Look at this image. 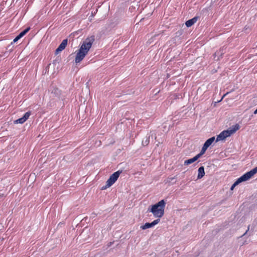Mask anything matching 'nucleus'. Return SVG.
Returning <instances> with one entry per match:
<instances>
[{
    "label": "nucleus",
    "instance_id": "1",
    "mask_svg": "<svg viewBox=\"0 0 257 257\" xmlns=\"http://www.w3.org/2000/svg\"><path fill=\"white\" fill-rule=\"evenodd\" d=\"M95 41V36L92 35L87 37L83 42L77 53L75 62L76 63L80 62L88 53L91 47L92 44Z\"/></svg>",
    "mask_w": 257,
    "mask_h": 257
},
{
    "label": "nucleus",
    "instance_id": "2",
    "mask_svg": "<svg viewBox=\"0 0 257 257\" xmlns=\"http://www.w3.org/2000/svg\"><path fill=\"white\" fill-rule=\"evenodd\" d=\"M166 204L164 200H161L158 203L150 206L151 208H149L148 211L152 212L155 217L160 219L164 214Z\"/></svg>",
    "mask_w": 257,
    "mask_h": 257
},
{
    "label": "nucleus",
    "instance_id": "3",
    "mask_svg": "<svg viewBox=\"0 0 257 257\" xmlns=\"http://www.w3.org/2000/svg\"><path fill=\"white\" fill-rule=\"evenodd\" d=\"M239 128V125L236 124L229 127L228 130L222 131L219 135L217 136L216 142L222 141L227 137L230 136L232 134L235 133L236 131Z\"/></svg>",
    "mask_w": 257,
    "mask_h": 257
},
{
    "label": "nucleus",
    "instance_id": "4",
    "mask_svg": "<svg viewBox=\"0 0 257 257\" xmlns=\"http://www.w3.org/2000/svg\"><path fill=\"white\" fill-rule=\"evenodd\" d=\"M122 171L118 170L113 173L107 180L106 185L102 187V190L106 189L107 188L110 187L117 180L119 176L121 173Z\"/></svg>",
    "mask_w": 257,
    "mask_h": 257
},
{
    "label": "nucleus",
    "instance_id": "5",
    "mask_svg": "<svg viewBox=\"0 0 257 257\" xmlns=\"http://www.w3.org/2000/svg\"><path fill=\"white\" fill-rule=\"evenodd\" d=\"M160 221V219L158 218V219L154 220L151 223H149V222L146 223L144 225H142L141 226V228L142 229L145 230V229L152 227L154 226H155V225L157 224Z\"/></svg>",
    "mask_w": 257,
    "mask_h": 257
},
{
    "label": "nucleus",
    "instance_id": "6",
    "mask_svg": "<svg viewBox=\"0 0 257 257\" xmlns=\"http://www.w3.org/2000/svg\"><path fill=\"white\" fill-rule=\"evenodd\" d=\"M257 173V167L251 170L250 171H248L243 174L242 176L244 177L246 181L249 180L251 178L254 174Z\"/></svg>",
    "mask_w": 257,
    "mask_h": 257
},
{
    "label": "nucleus",
    "instance_id": "7",
    "mask_svg": "<svg viewBox=\"0 0 257 257\" xmlns=\"http://www.w3.org/2000/svg\"><path fill=\"white\" fill-rule=\"evenodd\" d=\"M68 40L67 39H64L62 41L61 43L60 44V45L58 46V47L57 48V49L55 51V54H58L59 52H61L62 50H63L66 47L67 45Z\"/></svg>",
    "mask_w": 257,
    "mask_h": 257
},
{
    "label": "nucleus",
    "instance_id": "8",
    "mask_svg": "<svg viewBox=\"0 0 257 257\" xmlns=\"http://www.w3.org/2000/svg\"><path fill=\"white\" fill-rule=\"evenodd\" d=\"M30 28L28 27L22 31L13 40V42L12 43H15L17 42L19 39H20L22 37H23L24 35H25L30 30Z\"/></svg>",
    "mask_w": 257,
    "mask_h": 257
},
{
    "label": "nucleus",
    "instance_id": "9",
    "mask_svg": "<svg viewBox=\"0 0 257 257\" xmlns=\"http://www.w3.org/2000/svg\"><path fill=\"white\" fill-rule=\"evenodd\" d=\"M225 52L223 48L220 49L218 51H217L214 54V59L216 61L219 60L220 57Z\"/></svg>",
    "mask_w": 257,
    "mask_h": 257
},
{
    "label": "nucleus",
    "instance_id": "10",
    "mask_svg": "<svg viewBox=\"0 0 257 257\" xmlns=\"http://www.w3.org/2000/svg\"><path fill=\"white\" fill-rule=\"evenodd\" d=\"M198 17H195L187 21L185 25L187 27H190L194 25L197 21Z\"/></svg>",
    "mask_w": 257,
    "mask_h": 257
},
{
    "label": "nucleus",
    "instance_id": "11",
    "mask_svg": "<svg viewBox=\"0 0 257 257\" xmlns=\"http://www.w3.org/2000/svg\"><path fill=\"white\" fill-rule=\"evenodd\" d=\"M197 179H201L205 175L204 168L203 166H201L199 168L198 170Z\"/></svg>",
    "mask_w": 257,
    "mask_h": 257
},
{
    "label": "nucleus",
    "instance_id": "12",
    "mask_svg": "<svg viewBox=\"0 0 257 257\" xmlns=\"http://www.w3.org/2000/svg\"><path fill=\"white\" fill-rule=\"evenodd\" d=\"M246 180L244 178V177L241 176L240 177H239L231 186L230 189L233 190V188L238 184H239L240 183L242 182L243 181H245Z\"/></svg>",
    "mask_w": 257,
    "mask_h": 257
},
{
    "label": "nucleus",
    "instance_id": "13",
    "mask_svg": "<svg viewBox=\"0 0 257 257\" xmlns=\"http://www.w3.org/2000/svg\"><path fill=\"white\" fill-rule=\"evenodd\" d=\"M198 159V157L196 155L195 157L191 159L185 160L184 162V165H188L189 164H191L195 162L196 161H197Z\"/></svg>",
    "mask_w": 257,
    "mask_h": 257
},
{
    "label": "nucleus",
    "instance_id": "14",
    "mask_svg": "<svg viewBox=\"0 0 257 257\" xmlns=\"http://www.w3.org/2000/svg\"><path fill=\"white\" fill-rule=\"evenodd\" d=\"M151 137L153 138L152 135L147 136L145 138L143 139L142 141V145L144 146H147L149 144L150 139Z\"/></svg>",
    "mask_w": 257,
    "mask_h": 257
},
{
    "label": "nucleus",
    "instance_id": "15",
    "mask_svg": "<svg viewBox=\"0 0 257 257\" xmlns=\"http://www.w3.org/2000/svg\"><path fill=\"white\" fill-rule=\"evenodd\" d=\"M215 140V137H212L206 141L204 145L207 147H209Z\"/></svg>",
    "mask_w": 257,
    "mask_h": 257
},
{
    "label": "nucleus",
    "instance_id": "16",
    "mask_svg": "<svg viewBox=\"0 0 257 257\" xmlns=\"http://www.w3.org/2000/svg\"><path fill=\"white\" fill-rule=\"evenodd\" d=\"M207 148H208V147H207L206 146L203 145V146L202 148V149L201 150V152L198 154H197L196 155L198 157V158L201 157V156L205 153V152L206 151V150L207 149Z\"/></svg>",
    "mask_w": 257,
    "mask_h": 257
},
{
    "label": "nucleus",
    "instance_id": "17",
    "mask_svg": "<svg viewBox=\"0 0 257 257\" xmlns=\"http://www.w3.org/2000/svg\"><path fill=\"white\" fill-rule=\"evenodd\" d=\"M26 121L23 119V118L22 117L21 118H20L14 121V123L17 124V123H23Z\"/></svg>",
    "mask_w": 257,
    "mask_h": 257
},
{
    "label": "nucleus",
    "instance_id": "18",
    "mask_svg": "<svg viewBox=\"0 0 257 257\" xmlns=\"http://www.w3.org/2000/svg\"><path fill=\"white\" fill-rule=\"evenodd\" d=\"M30 115H31V112L28 111L24 114V115H23V116L22 117L25 121H26L29 118Z\"/></svg>",
    "mask_w": 257,
    "mask_h": 257
},
{
    "label": "nucleus",
    "instance_id": "19",
    "mask_svg": "<svg viewBox=\"0 0 257 257\" xmlns=\"http://www.w3.org/2000/svg\"><path fill=\"white\" fill-rule=\"evenodd\" d=\"M228 94V92H227L226 93L224 94L222 96V97H221V99L219 101H218V102H220V101H221V100H222V99H223V98H224V97L226 95H227Z\"/></svg>",
    "mask_w": 257,
    "mask_h": 257
},
{
    "label": "nucleus",
    "instance_id": "20",
    "mask_svg": "<svg viewBox=\"0 0 257 257\" xmlns=\"http://www.w3.org/2000/svg\"><path fill=\"white\" fill-rule=\"evenodd\" d=\"M249 227H250V225H249L248 226L247 230L245 231V232L243 234V235H242V236H244V235H245V234H247V232H248V230H249Z\"/></svg>",
    "mask_w": 257,
    "mask_h": 257
},
{
    "label": "nucleus",
    "instance_id": "21",
    "mask_svg": "<svg viewBox=\"0 0 257 257\" xmlns=\"http://www.w3.org/2000/svg\"><path fill=\"white\" fill-rule=\"evenodd\" d=\"M112 244V242H110L108 244V246H111Z\"/></svg>",
    "mask_w": 257,
    "mask_h": 257
},
{
    "label": "nucleus",
    "instance_id": "22",
    "mask_svg": "<svg viewBox=\"0 0 257 257\" xmlns=\"http://www.w3.org/2000/svg\"><path fill=\"white\" fill-rule=\"evenodd\" d=\"M253 113H254V114H257V109H255V110H254V111Z\"/></svg>",
    "mask_w": 257,
    "mask_h": 257
},
{
    "label": "nucleus",
    "instance_id": "23",
    "mask_svg": "<svg viewBox=\"0 0 257 257\" xmlns=\"http://www.w3.org/2000/svg\"><path fill=\"white\" fill-rule=\"evenodd\" d=\"M1 195V194H0V196Z\"/></svg>",
    "mask_w": 257,
    "mask_h": 257
},
{
    "label": "nucleus",
    "instance_id": "24",
    "mask_svg": "<svg viewBox=\"0 0 257 257\" xmlns=\"http://www.w3.org/2000/svg\"><path fill=\"white\" fill-rule=\"evenodd\" d=\"M1 195V194H0V196Z\"/></svg>",
    "mask_w": 257,
    "mask_h": 257
}]
</instances>
